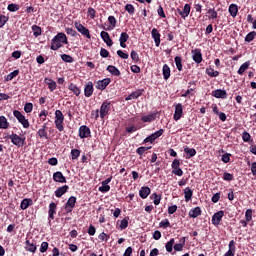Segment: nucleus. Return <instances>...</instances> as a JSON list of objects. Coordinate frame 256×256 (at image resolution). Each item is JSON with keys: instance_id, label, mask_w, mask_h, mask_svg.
<instances>
[{"instance_id": "nucleus-1", "label": "nucleus", "mask_w": 256, "mask_h": 256, "mask_svg": "<svg viewBox=\"0 0 256 256\" xmlns=\"http://www.w3.org/2000/svg\"><path fill=\"white\" fill-rule=\"evenodd\" d=\"M64 45H69V40H67V35L63 32H59L56 36L53 37L51 41L50 49L51 51H59Z\"/></svg>"}, {"instance_id": "nucleus-2", "label": "nucleus", "mask_w": 256, "mask_h": 256, "mask_svg": "<svg viewBox=\"0 0 256 256\" xmlns=\"http://www.w3.org/2000/svg\"><path fill=\"white\" fill-rule=\"evenodd\" d=\"M64 121H65V115H63V112H61V110H56L54 124L56 129L60 133H63V131H65V126H63Z\"/></svg>"}, {"instance_id": "nucleus-3", "label": "nucleus", "mask_w": 256, "mask_h": 256, "mask_svg": "<svg viewBox=\"0 0 256 256\" xmlns=\"http://www.w3.org/2000/svg\"><path fill=\"white\" fill-rule=\"evenodd\" d=\"M8 139H10L11 143H13L16 147H25L27 144L25 136H19L15 133L8 136Z\"/></svg>"}, {"instance_id": "nucleus-4", "label": "nucleus", "mask_w": 256, "mask_h": 256, "mask_svg": "<svg viewBox=\"0 0 256 256\" xmlns=\"http://www.w3.org/2000/svg\"><path fill=\"white\" fill-rule=\"evenodd\" d=\"M13 115L17 119L18 123H20V125H22V127L24 129H29V127H30L29 120L27 118H25V115H23V113H21V111L14 110Z\"/></svg>"}, {"instance_id": "nucleus-5", "label": "nucleus", "mask_w": 256, "mask_h": 256, "mask_svg": "<svg viewBox=\"0 0 256 256\" xmlns=\"http://www.w3.org/2000/svg\"><path fill=\"white\" fill-rule=\"evenodd\" d=\"M77 203V197L75 196H71L65 206H64V209H65V213L66 214H69V213H73V209H75V204Z\"/></svg>"}, {"instance_id": "nucleus-6", "label": "nucleus", "mask_w": 256, "mask_h": 256, "mask_svg": "<svg viewBox=\"0 0 256 256\" xmlns=\"http://www.w3.org/2000/svg\"><path fill=\"white\" fill-rule=\"evenodd\" d=\"M223 217H225V212L223 210L214 213L211 220L212 225H214L215 227H219V225H221Z\"/></svg>"}, {"instance_id": "nucleus-7", "label": "nucleus", "mask_w": 256, "mask_h": 256, "mask_svg": "<svg viewBox=\"0 0 256 256\" xmlns=\"http://www.w3.org/2000/svg\"><path fill=\"white\" fill-rule=\"evenodd\" d=\"M74 27L75 29H77L78 33H81V35H83L87 39H91V33L89 32L87 27L83 26V24H81L80 22H75Z\"/></svg>"}, {"instance_id": "nucleus-8", "label": "nucleus", "mask_w": 256, "mask_h": 256, "mask_svg": "<svg viewBox=\"0 0 256 256\" xmlns=\"http://www.w3.org/2000/svg\"><path fill=\"white\" fill-rule=\"evenodd\" d=\"M171 167H172V173L174 175H177L178 177H183V170L180 168L181 162L179 161V159H174Z\"/></svg>"}, {"instance_id": "nucleus-9", "label": "nucleus", "mask_w": 256, "mask_h": 256, "mask_svg": "<svg viewBox=\"0 0 256 256\" xmlns=\"http://www.w3.org/2000/svg\"><path fill=\"white\" fill-rule=\"evenodd\" d=\"M109 111H111V102L105 100L100 107V117L105 119V116L109 115Z\"/></svg>"}, {"instance_id": "nucleus-10", "label": "nucleus", "mask_w": 256, "mask_h": 256, "mask_svg": "<svg viewBox=\"0 0 256 256\" xmlns=\"http://www.w3.org/2000/svg\"><path fill=\"white\" fill-rule=\"evenodd\" d=\"M191 53H192V59L194 62L197 63V65L203 62V54L201 53V49L195 48L194 50L191 51Z\"/></svg>"}, {"instance_id": "nucleus-11", "label": "nucleus", "mask_w": 256, "mask_h": 256, "mask_svg": "<svg viewBox=\"0 0 256 256\" xmlns=\"http://www.w3.org/2000/svg\"><path fill=\"white\" fill-rule=\"evenodd\" d=\"M111 83V78H104L102 80H98L96 82V89L99 91H105L107 89V86Z\"/></svg>"}, {"instance_id": "nucleus-12", "label": "nucleus", "mask_w": 256, "mask_h": 256, "mask_svg": "<svg viewBox=\"0 0 256 256\" xmlns=\"http://www.w3.org/2000/svg\"><path fill=\"white\" fill-rule=\"evenodd\" d=\"M79 137L80 139H87V137H91V129L86 125L80 126Z\"/></svg>"}, {"instance_id": "nucleus-13", "label": "nucleus", "mask_w": 256, "mask_h": 256, "mask_svg": "<svg viewBox=\"0 0 256 256\" xmlns=\"http://www.w3.org/2000/svg\"><path fill=\"white\" fill-rule=\"evenodd\" d=\"M159 111L156 112H152L148 115H144L141 117V121L143 123H153V121H155L157 119V115H159Z\"/></svg>"}, {"instance_id": "nucleus-14", "label": "nucleus", "mask_w": 256, "mask_h": 256, "mask_svg": "<svg viewBox=\"0 0 256 256\" xmlns=\"http://www.w3.org/2000/svg\"><path fill=\"white\" fill-rule=\"evenodd\" d=\"M181 117H183V104L178 103L175 106V112L173 115V119H174V121H179V119H181Z\"/></svg>"}, {"instance_id": "nucleus-15", "label": "nucleus", "mask_w": 256, "mask_h": 256, "mask_svg": "<svg viewBox=\"0 0 256 256\" xmlns=\"http://www.w3.org/2000/svg\"><path fill=\"white\" fill-rule=\"evenodd\" d=\"M55 215H57V204L55 202H51L49 204L48 219L53 221V219H55Z\"/></svg>"}, {"instance_id": "nucleus-16", "label": "nucleus", "mask_w": 256, "mask_h": 256, "mask_svg": "<svg viewBox=\"0 0 256 256\" xmlns=\"http://www.w3.org/2000/svg\"><path fill=\"white\" fill-rule=\"evenodd\" d=\"M151 35L156 47H159V45H161V33H159V30H157V28H153L151 31Z\"/></svg>"}, {"instance_id": "nucleus-17", "label": "nucleus", "mask_w": 256, "mask_h": 256, "mask_svg": "<svg viewBox=\"0 0 256 256\" xmlns=\"http://www.w3.org/2000/svg\"><path fill=\"white\" fill-rule=\"evenodd\" d=\"M145 90L143 89H138L134 92H132L130 95H128L126 98H125V101H133V99H139V97H141L143 95Z\"/></svg>"}, {"instance_id": "nucleus-18", "label": "nucleus", "mask_w": 256, "mask_h": 256, "mask_svg": "<svg viewBox=\"0 0 256 256\" xmlns=\"http://www.w3.org/2000/svg\"><path fill=\"white\" fill-rule=\"evenodd\" d=\"M53 181L56 183H67V178L63 176V172L57 171L53 174Z\"/></svg>"}, {"instance_id": "nucleus-19", "label": "nucleus", "mask_w": 256, "mask_h": 256, "mask_svg": "<svg viewBox=\"0 0 256 256\" xmlns=\"http://www.w3.org/2000/svg\"><path fill=\"white\" fill-rule=\"evenodd\" d=\"M212 97L216 99H227V91L221 89L213 90Z\"/></svg>"}, {"instance_id": "nucleus-20", "label": "nucleus", "mask_w": 256, "mask_h": 256, "mask_svg": "<svg viewBox=\"0 0 256 256\" xmlns=\"http://www.w3.org/2000/svg\"><path fill=\"white\" fill-rule=\"evenodd\" d=\"M100 37L102 39V41H104V43H106V45L108 47H112L113 46V40L111 39V36H109V34L105 31H102L100 33Z\"/></svg>"}, {"instance_id": "nucleus-21", "label": "nucleus", "mask_w": 256, "mask_h": 256, "mask_svg": "<svg viewBox=\"0 0 256 256\" xmlns=\"http://www.w3.org/2000/svg\"><path fill=\"white\" fill-rule=\"evenodd\" d=\"M94 91H95V88H93V82H88L84 87L85 97H91Z\"/></svg>"}, {"instance_id": "nucleus-22", "label": "nucleus", "mask_w": 256, "mask_h": 256, "mask_svg": "<svg viewBox=\"0 0 256 256\" xmlns=\"http://www.w3.org/2000/svg\"><path fill=\"white\" fill-rule=\"evenodd\" d=\"M184 153L186 154V159H192V157L197 155V150H195V148H189V146H185Z\"/></svg>"}, {"instance_id": "nucleus-23", "label": "nucleus", "mask_w": 256, "mask_h": 256, "mask_svg": "<svg viewBox=\"0 0 256 256\" xmlns=\"http://www.w3.org/2000/svg\"><path fill=\"white\" fill-rule=\"evenodd\" d=\"M139 195L141 199H147V197L151 195V188L147 186L141 187V189L139 190Z\"/></svg>"}, {"instance_id": "nucleus-24", "label": "nucleus", "mask_w": 256, "mask_h": 256, "mask_svg": "<svg viewBox=\"0 0 256 256\" xmlns=\"http://www.w3.org/2000/svg\"><path fill=\"white\" fill-rule=\"evenodd\" d=\"M201 207L197 206L193 209H191L188 213L189 217H191L192 219H197V217L201 216Z\"/></svg>"}, {"instance_id": "nucleus-25", "label": "nucleus", "mask_w": 256, "mask_h": 256, "mask_svg": "<svg viewBox=\"0 0 256 256\" xmlns=\"http://www.w3.org/2000/svg\"><path fill=\"white\" fill-rule=\"evenodd\" d=\"M68 191H69V186H67V185L61 186V187L57 188V190L55 191V196L58 198H61Z\"/></svg>"}, {"instance_id": "nucleus-26", "label": "nucleus", "mask_w": 256, "mask_h": 256, "mask_svg": "<svg viewBox=\"0 0 256 256\" xmlns=\"http://www.w3.org/2000/svg\"><path fill=\"white\" fill-rule=\"evenodd\" d=\"M44 83L46 85H48V89L53 92L55 91V89H57V82H55L53 79L51 78H45L44 79Z\"/></svg>"}, {"instance_id": "nucleus-27", "label": "nucleus", "mask_w": 256, "mask_h": 256, "mask_svg": "<svg viewBox=\"0 0 256 256\" xmlns=\"http://www.w3.org/2000/svg\"><path fill=\"white\" fill-rule=\"evenodd\" d=\"M33 205V200L31 198H25L21 201L20 208L22 211H25V209H29Z\"/></svg>"}, {"instance_id": "nucleus-28", "label": "nucleus", "mask_w": 256, "mask_h": 256, "mask_svg": "<svg viewBox=\"0 0 256 256\" xmlns=\"http://www.w3.org/2000/svg\"><path fill=\"white\" fill-rule=\"evenodd\" d=\"M162 75H163V79L165 81H167L169 79V77H171V68L169 67V65H167V64L163 65Z\"/></svg>"}, {"instance_id": "nucleus-29", "label": "nucleus", "mask_w": 256, "mask_h": 256, "mask_svg": "<svg viewBox=\"0 0 256 256\" xmlns=\"http://www.w3.org/2000/svg\"><path fill=\"white\" fill-rule=\"evenodd\" d=\"M184 199L186 201V203H189V201H191V199H193V190L189 187H186L184 189Z\"/></svg>"}, {"instance_id": "nucleus-30", "label": "nucleus", "mask_w": 256, "mask_h": 256, "mask_svg": "<svg viewBox=\"0 0 256 256\" xmlns=\"http://www.w3.org/2000/svg\"><path fill=\"white\" fill-rule=\"evenodd\" d=\"M106 70L108 71V73H111L114 77H119L121 75V71H119L117 67L113 65L107 66Z\"/></svg>"}, {"instance_id": "nucleus-31", "label": "nucleus", "mask_w": 256, "mask_h": 256, "mask_svg": "<svg viewBox=\"0 0 256 256\" xmlns=\"http://www.w3.org/2000/svg\"><path fill=\"white\" fill-rule=\"evenodd\" d=\"M26 251H29V253H35L37 251V245L35 243H31V241L26 240Z\"/></svg>"}, {"instance_id": "nucleus-32", "label": "nucleus", "mask_w": 256, "mask_h": 256, "mask_svg": "<svg viewBox=\"0 0 256 256\" xmlns=\"http://www.w3.org/2000/svg\"><path fill=\"white\" fill-rule=\"evenodd\" d=\"M182 11V19H186L189 17V14L191 13V4H185Z\"/></svg>"}, {"instance_id": "nucleus-33", "label": "nucleus", "mask_w": 256, "mask_h": 256, "mask_svg": "<svg viewBox=\"0 0 256 256\" xmlns=\"http://www.w3.org/2000/svg\"><path fill=\"white\" fill-rule=\"evenodd\" d=\"M228 11L231 17H237V13H239V7L237 6V4H230Z\"/></svg>"}, {"instance_id": "nucleus-34", "label": "nucleus", "mask_w": 256, "mask_h": 256, "mask_svg": "<svg viewBox=\"0 0 256 256\" xmlns=\"http://www.w3.org/2000/svg\"><path fill=\"white\" fill-rule=\"evenodd\" d=\"M68 89L69 91H72V93L76 95V97H79V95H81V89H79V87H77V85H75L74 83H70Z\"/></svg>"}, {"instance_id": "nucleus-35", "label": "nucleus", "mask_w": 256, "mask_h": 256, "mask_svg": "<svg viewBox=\"0 0 256 256\" xmlns=\"http://www.w3.org/2000/svg\"><path fill=\"white\" fill-rule=\"evenodd\" d=\"M174 61L178 71H183V58L181 56H176Z\"/></svg>"}, {"instance_id": "nucleus-36", "label": "nucleus", "mask_w": 256, "mask_h": 256, "mask_svg": "<svg viewBox=\"0 0 256 256\" xmlns=\"http://www.w3.org/2000/svg\"><path fill=\"white\" fill-rule=\"evenodd\" d=\"M72 161H77L81 155V150L74 148L70 152Z\"/></svg>"}, {"instance_id": "nucleus-37", "label": "nucleus", "mask_w": 256, "mask_h": 256, "mask_svg": "<svg viewBox=\"0 0 256 256\" xmlns=\"http://www.w3.org/2000/svg\"><path fill=\"white\" fill-rule=\"evenodd\" d=\"M127 227H129V216H126L120 221L119 229H121V231H125Z\"/></svg>"}, {"instance_id": "nucleus-38", "label": "nucleus", "mask_w": 256, "mask_h": 256, "mask_svg": "<svg viewBox=\"0 0 256 256\" xmlns=\"http://www.w3.org/2000/svg\"><path fill=\"white\" fill-rule=\"evenodd\" d=\"M206 75H208L209 77H219V71L209 66L208 68H206Z\"/></svg>"}, {"instance_id": "nucleus-39", "label": "nucleus", "mask_w": 256, "mask_h": 256, "mask_svg": "<svg viewBox=\"0 0 256 256\" xmlns=\"http://www.w3.org/2000/svg\"><path fill=\"white\" fill-rule=\"evenodd\" d=\"M249 65H251L250 61L243 63L237 71L238 75H243V73L249 69Z\"/></svg>"}, {"instance_id": "nucleus-40", "label": "nucleus", "mask_w": 256, "mask_h": 256, "mask_svg": "<svg viewBox=\"0 0 256 256\" xmlns=\"http://www.w3.org/2000/svg\"><path fill=\"white\" fill-rule=\"evenodd\" d=\"M0 129H9V122L5 116H0Z\"/></svg>"}, {"instance_id": "nucleus-41", "label": "nucleus", "mask_w": 256, "mask_h": 256, "mask_svg": "<svg viewBox=\"0 0 256 256\" xmlns=\"http://www.w3.org/2000/svg\"><path fill=\"white\" fill-rule=\"evenodd\" d=\"M37 135L40 139H49V134L47 133V130L40 128L37 131Z\"/></svg>"}, {"instance_id": "nucleus-42", "label": "nucleus", "mask_w": 256, "mask_h": 256, "mask_svg": "<svg viewBox=\"0 0 256 256\" xmlns=\"http://www.w3.org/2000/svg\"><path fill=\"white\" fill-rule=\"evenodd\" d=\"M98 191H100V193H109V191H111V186L102 182V185L98 188Z\"/></svg>"}, {"instance_id": "nucleus-43", "label": "nucleus", "mask_w": 256, "mask_h": 256, "mask_svg": "<svg viewBox=\"0 0 256 256\" xmlns=\"http://www.w3.org/2000/svg\"><path fill=\"white\" fill-rule=\"evenodd\" d=\"M173 245H175V238H171L170 241H168L165 245L166 251L168 253H171V251H173Z\"/></svg>"}, {"instance_id": "nucleus-44", "label": "nucleus", "mask_w": 256, "mask_h": 256, "mask_svg": "<svg viewBox=\"0 0 256 256\" xmlns=\"http://www.w3.org/2000/svg\"><path fill=\"white\" fill-rule=\"evenodd\" d=\"M256 37V32L255 31H252V32H249L246 37H245V42L246 43H251V41H253Z\"/></svg>"}, {"instance_id": "nucleus-45", "label": "nucleus", "mask_w": 256, "mask_h": 256, "mask_svg": "<svg viewBox=\"0 0 256 256\" xmlns=\"http://www.w3.org/2000/svg\"><path fill=\"white\" fill-rule=\"evenodd\" d=\"M150 199L153 200L154 205H159V203H161V195H157V193H153L150 196Z\"/></svg>"}, {"instance_id": "nucleus-46", "label": "nucleus", "mask_w": 256, "mask_h": 256, "mask_svg": "<svg viewBox=\"0 0 256 256\" xmlns=\"http://www.w3.org/2000/svg\"><path fill=\"white\" fill-rule=\"evenodd\" d=\"M97 15V10H95L93 7H89L87 11V17L90 19H95Z\"/></svg>"}, {"instance_id": "nucleus-47", "label": "nucleus", "mask_w": 256, "mask_h": 256, "mask_svg": "<svg viewBox=\"0 0 256 256\" xmlns=\"http://www.w3.org/2000/svg\"><path fill=\"white\" fill-rule=\"evenodd\" d=\"M7 9L10 13H15L16 11H19L20 7L19 4L11 3L8 5Z\"/></svg>"}, {"instance_id": "nucleus-48", "label": "nucleus", "mask_w": 256, "mask_h": 256, "mask_svg": "<svg viewBox=\"0 0 256 256\" xmlns=\"http://www.w3.org/2000/svg\"><path fill=\"white\" fill-rule=\"evenodd\" d=\"M124 9L129 15H135V6H133L132 4H126Z\"/></svg>"}, {"instance_id": "nucleus-49", "label": "nucleus", "mask_w": 256, "mask_h": 256, "mask_svg": "<svg viewBox=\"0 0 256 256\" xmlns=\"http://www.w3.org/2000/svg\"><path fill=\"white\" fill-rule=\"evenodd\" d=\"M32 31H33L34 37H40V35L42 33L41 27H39L37 25L32 26Z\"/></svg>"}, {"instance_id": "nucleus-50", "label": "nucleus", "mask_w": 256, "mask_h": 256, "mask_svg": "<svg viewBox=\"0 0 256 256\" xmlns=\"http://www.w3.org/2000/svg\"><path fill=\"white\" fill-rule=\"evenodd\" d=\"M130 57L132 61H134V63H139V61H141V59L139 58V54L135 50L131 51Z\"/></svg>"}, {"instance_id": "nucleus-51", "label": "nucleus", "mask_w": 256, "mask_h": 256, "mask_svg": "<svg viewBox=\"0 0 256 256\" xmlns=\"http://www.w3.org/2000/svg\"><path fill=\"white\" fill-rule=\"evenodd\" d=\"M61 59L64 63H73V57L69 54H62Z\"/></svg>"}, {"instance_id": "nucleus-52", "label": "nucleus", "mask_w": 256, "mask_h": 256, "mask_svg": "<svg viewBox=\"0 0 256 256\" xmlns=\"http://www.w3.org/2000/svg\"><path fill=\"white\" fill-rule=\"evenodd\" d=\"M17 75H19V70H14L13 72L7 75L6 81H13V79H15Z\"/></svg>"}, {"instance_id": "nucleus-53", "label": "nucleus", "mask_w": 256, "mask_h": 256, "mask_svg": "<svg viewBox=\"0 0 256 256\" xmlns=\"http://www.w3.org/2000/svg\"><path fill=\"white\" fill-rule=\"evenodd\" d=\"M108 22L111 25L112 29H115V27H117V18H115V16H109Z\"/></svg>"}, {"instance_id": "nucleus-54", "label": "nucleus", "mask_w": 256, "mask_h": 256, "mask_svg": "<svg viewBox=\"0 0 256 256\" xmlns=\"http://www.w3.org/2000/svg\"><path fill=\"white\" fill-rule=\"evenodd\" d=\"M207 13H208V15H210L209 19H217V17H218V14L215 11V8L208 9Z\"/></svg>"}, {"instance_id": "nucleus-55", "label": "nucleus", "mask_w": 256, "mask_h": 256, "mask_svg": "<svg viewBox=\"0 0 256 256\" xmlns=\"http://www.w3.org/2000/svg\"><path fill=\"white\" fill-rule=\"evenodd\" d=\"M245 219L249 223L253 219V210L252 209H247L245 212Z\"/></svg>"}, {"instance_id": "nucleus-56", "label": "nucleus", "mask_w": 256, "mask_h": 256, "mask_svg": "<svg viewBox=\"0 0 256 256\" xmlns=\"http://www.w3.org/2000/svg\"><path fill=\"white\" fill-rule=\"evenodd\" d=\"M242 140L244 141V143H249L251 141V134H249V132L244 131L242 133Z\"/></svg>"}, {"instance_id": "nucleus-57", "label": "nucleus", "mask_w": 256, "mask_h": 256, "mask_svg": "<svg viewBox=\"0 0 256 256\" xmlns=\"http://www.w3.org/2000/svg\"><path fill=\"white\" fill-rule=\"evenodd\" d=\"M149 149H151V146L150 147L141 146L136 149V153L137 155H143L145 151H149Z\"/></svg>"}, {"instance_id": "nucleus-58", "label": "nucleus", "mask_w": 256, "mask_h": 256, "mask_svg": "<svg viewBox=\"0 0 256 256\" xmlns=\"http://www.w3.org/2000/svg\"><path fill=\"white\" fill-rule=\"evenodd\" d=\"M49 249V242H42L40 246V253H47Z\"/></svg>"}, {"instance_id": "nucleus-59", "label": "nucleus", "mask_w": 256, "mask_h": 256, "mask_svg": "<svg viewBox=\"0 0 256 256\" xmlns=\"http://www.w3.org/2000/svg\"><path fill=\"white\" fill-rule=\"evenodd\" d=\"M233 179H235L233 174H231L229 172H224V174H223V180L224 181H233Z\"/></svg>"}, {"instance_id": "nucleus-60", "label": "nucleus", "mask_w": 256, "mask_h": 256, "mask_svg": "<svg viewBox=\"0 0 256 256\" xmlns=\"http://www.w3.org/2000/svg\"><path fill=\"white\" fill-rule=\"evenodd\" d=\"M24 111H25V113H31L33 111V103L27 102L24 105Z\"/></svg>"}, {"instance_id": "nucleus-61", "label": "nucleus", "mask_w": 256, "mask_h": 256, "mask_svg": "<svg viewBox=\"0 0 256 256\" xmlns=\"http://www.w3.org/2000/svg\"><path fill=\"white\" fill-rule=\"evenodd\" d=\"M159 227H163V229H167V227H171V223L168 219H164L159 223Z\"/></svg>"}, {"instance_id": "nucleus-62", "label": "nucleus", "mask_w": 256, "mask_h": 256, "mask_svg": "<svg viewBox=\"0 0 256 256\" xmlns=\"http://www.w3.org/2000/svg\"><path fill=\"white\" fill-rule=\"evenodd\" d=\"M7 21H9V17L5 15H0V29L5 26V23H7Z\"/></svg>"}, {"instance_id": "nucleus-63", "label": "nucleus", "mask_w": 256, "mask_h": 256, "mask_svg": "<svg viewBox=\"0 0 256 256\" xmlns=\"http://www.w3.org/2000/svg\"><path fill=\"white\" fill-rule=\"evenodd\" d=\"M65 32L67 35H71V37H77V31L73 28H66Z\"/></svg>"}, {"instance_id": "nucleus-64", "label": "nucleus", "mask_w": 256, "mask_h": 256, "mask_svg": "<svg viewBox=\"0 0 256 256\" xmlns=\"http://www.w3.org/2000/svg\"><path fill=\"white\" fill-rule=\"evenodd\" d=\"M119 41L127 43V41H129V34H127V32H122Z\"/></svg>"}]
</instances>
